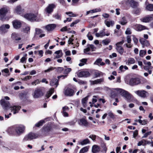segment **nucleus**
I'll return each instance as SVG.
<instances>
[{"instance_id": "1", "label": "nucleus", "mask_w": 153, "mask_h": 153, "mask_svg": "<svg viewBox=\"0 0 153 153\" xmlns=\"http://www.w3.org/2000/svg\"><path fill=\"white\" fill-rule=\"evenodd\" d=\"M1 105L6 109H7L8 108L10 109L11 112H13V114H15L18 113L21 108V107L19 106L14 105L10 106V103L6 101L4 99H2L0 101Z\"/></svg>"}, {"instance_id": "2", "label": "nucleus", "mask_w": 153, "mask_h": 153, "mask_svg": "<svg viewBox=\"0 0 153 153\" xmlns=\"http://www.w3.org/2000/svg\"><path fill=\"white\" fill-rule=\"evenodd\" d=\"M44 94V93L41 89L37 88H36L32 94V95L33 98L37 99L40 98Z\"/></svg>"}, {"instance_id": "3", "label": "nucleus", "mask_w": 153, "mask_h": 153, "mask_svg": "<svg viewBox=\"0 0 153 153\" xmlns=\"http://www.w3.org/2000/svg\"><path fill=\"white\" fill-rule=\"evenodd\" d=\"M25 126L22 125H20L16 126L15 128V130L16 134L20 135L25 132Z\"/></svg>"}, {"instance_id": "4", "label": "nucleus", "mask_w": 153, "mask_h": 153, "mask_svg": "<svg viewBox=\"0 0 153 153\" xmlns=\"http://www.w3.org/2000/svg\"><path fill=\"white\" fill-rule=\"evenodd\" d=\"M24 17L26 19L31 22L36 21L37 17V14L32 13H28L25 14Z\"/></svg>"}, {"instance_id": "5", "label": "nucleus", "mask_w": 153, "mask_h": 153, "mask_svg": "<svg viewBox=\"0 0 153 153\" xmlns=\"http://www.w3.org/2000/svg\"><path fill=\"white\" fill-rule=\"evenodd\" d=\"M117 93L125 97L127 99H129L131 98L130 94L128 92L120 88L116 89Z\"/></svg>"}, {"instance_id": "6", "label": "nucleus", "mask_w": 153, "mask_h": 153, "mask_svg": "<svg viewBox=\"0 0 153 153\" xmlns=\"http://www.w3.org/2000/svg\"><path fill=\"white\" fill-rule=\"evenodd\" d=\"M143 63L145 65L143 67V69L146 71H148L149 74H151L152 71L150 70L152 69L153 67L151 66V63L150 62L144 60Z\"/></svg>"}, {"instance_id": "7", "label": "nucleus", "mask_w": 153, "mask_h": 153, "mask_svg": "<svg viewBox=\"0 0 153 153\" xmlns=\"http://www.w3.org/2000/svg\"><path fill=\"white\" fill-rule=\"evenodd\" d=\"M135 93L138 96L143 98H146L149 95V94L147 92L143 90L135 91Z\"/></svg>"}, {"instance_id": "8", "label": "nucleus", "mask_w": 153, "mask_h": 153, "mask_svg": "<svg viewBox=\"0 0 153 153\" xmlns=\"http://www.w3.org/2000/svg\"><path fill=\"white\" fill-rule=\"evenodd\" d=\"M13 27L15 29H18L20 28L22 26V23L20 21L14 20L12 22Z\"/></svg>"}, {"instance_id": "9", "label": "nucleus", "mask_w": 153, "mask_h": 153, "mask_svg": "<svg viewBox=\"0 0 153 153\" xmlns=\"http://www.w3.org/2000/svg\"><path fill=\"white\" fill-rule=\"evenodd\" d=\"M8 12L7 8L3 7L0 9V19H3Z\"/></svg>"}, {"instance_id": "10", "label": "nucleus", "mask_w": 153, "mask_h": 153, "mask_svg": "<svg viewBox=\"0 0 153 153\" xmlns=\"http://www.w3.org/2000/svg\"><path fill=\"white\" fill-rule=\"evenodd\" d=\"M140 82V80L138 78H132L129 81V84L131 85H138Z\"/></svg>"}, {"instance_id": "11", "label": "nucleus", "mask_w": 153, "mask_h": 153, "mask_svg": "<svg viewBox=\"0 0 153 153\" xmlns=\"http://www.w3.org/2000/svg\"><path fill=\"white\" fill-rule=\"evenodd\" d=\"M90 75L88 71H78L77 73V76L79 77H87Z\"/></svg>"}, {"instance_id": "12", "label": "nucleus", "mask_w": 153, "mask_h": 153, "mask_svg": "<svg viewBox=\"0 0 153 153\" xmlns=\"http://www.w3.org/2000/svg\"><path fill=\"white\" fill-rule=\"evenodd\" d=\"M56 7L55 5L53 4H49L48 6L46 8L45 11L48 13H52L53 9Z\"/></svg>"}, {"instance_id": "13", "label": "nucleus", "mask_w": 153, "mask_h": 153, "mask_svg": "<svg viewBox=\"0 0 153 153\" xmlns=\"http://www.w3.org/2000/svg\"><path fill=\"white\" fill-rule=\"evenodd\" d=\"M38 137V135L32 133H30L25 137V139L26 140H31L36 139Z\"/></svg>"}, {"instance_id": "14", "label": "nucleus", "mask_w": 153, "mask_h": 153, "mask_svg": "<svg viewBox=\"0 0 153 153\" xmlns=\"http://www.w3.org/2000/svg\"><path fill=\"white\" fill-rule=\"evenodd\" d=\"M74 94V90L71 88H68L65 91V95L67 96H73Z\"/></svg>"}, {"instance_id": "15", "label": "nucleus", "mask_w": 153, "mask_h": 153, "mask_svg": "<svg viewBox=\"0 0 153 153\" xmlns=\"http://www.w3.org/2000/svg\"><path fill=\"white\" fill-rule=\"evenodd\" d=\"M153 19V14L146 16L141 19L142 22L147 23L152 20Z\"/></svg>"}, {"instance_id": "16", "label": "nucleus", "mask_w": 153, "mask_h": 153, "mask_svg": "<svg viewBox=\"0 0 153 153\" xmlns=\"http://www.w3.org/2000/svg\"><path fill=\"white\" fill-rule=\"evenodd\" d=\"M134 28L136 30L138 31H141L142 30L147 29V27L145 26L139 24L135 25Z\"/></svg>"}, {"instance_id": "17", "label": "nucleus", "mask_w": 153, "mask_h": 153, "mask_svg": "<svg viewBox=\"0 0 153 153\" xmlns=\"http://www.w3.org/2000/svg\"><path fill=\"white\" fill-rule=\"evenodd\" d=\"M56 27V26L55 24H51L46 25L45 27V28L48 31L51 32L54 30Z\"/></svg>"}, {"instance_id": "18", "label": "nucleus", "mask_w": 153, "mask_h": 153, "mask_svg": "<svg viewBox=\"0 0 153 153\" xmlns=\"http://www.w3.org/2000/svg\"><path fill=\"white\" fill-rule=\"evenodd\" d=\"M10 26L8 24L4 25L0 27V30L3 33H5L7 32L6 29H9Z\"/></svg>"}, {"instance_id": "19", "label": "nucleus", "mask_w": 153, "mask_h": 153, "mask_svg": "<svg viewBox=\"0 0 153 153\" xmlns=\"http://www.w3.org/2000/svg\"><path fill=\"white\" fill-rule=\"evenodd\" d=\"M100 150V148L99 146L97 145H93L92 148V152L93 153H96L98 152Z\"/></svg>"}, {"instance_id": "20", "label": "nucleus", "mask_w": 153, "mask_h": 153, "mask_svg": "<svg viewBox=\"0 0 153 153\" xmlns=\"http://www.w3.org/2000/svg\"><path fill=\"white\" fill-rule=\"evenodd\" d=\"M79 124L80 125L86 127L88 126V123L85 119L82 118L79 120Z\"/></svg>"}, {"instance_id": "21", "label": "nucleus", "mask_w": 153, "mask_h": 153, "mask_svg": "<svg viewBox=\"0 0 153 153\" xmlns=\"http://www.w3.org/2000/svg\"><path fill=\"white\" fill-rule=\"evenodd\" d=\"M94 64L95 65H97L98 66L104 65L105 63L103 62H102V59L101 58H99L97 59L94 63Z\"/></svg>"}, {"instance_id": "22", "label": "nucleus", "mask_w": 153, "mask_h": 153, "mask_svg": "<svg viewBox=\"0 0 153 153\" xmlns=\"http://www.w3.org/2000/svg\"><path fill=\"white\" fill-rule=\"evenodd\" d=\"M54 53L56 54V55L54 58V59L59 58L61 57L63 55V53L61 50H59L55 51Z\"/></svg>"}, {"instance_id": "23", "label": "nucleus", "mask_w": 153, "mask_h": 153, "mask_svg": "<svg viewBox=\"0 0 153 153\" xmlns=\"http://www.w3.org/2000/svg\"><path fill=\"white\" fill-rule=\"evenodd\" d=\"M58 84V82L56 79H53L51 80L50 82V85L52 86H55L56 87Z\"/></svg>"}, {"instance_id": "24", "label": "nucleus", "mask_w": 153, "mask_h": 153, "mask_svg": "<svg viewBox=\"0 0 153 153\" xmlns=\"http://www.w3.org/2000/svg\"><path fill=\"white\" fill-rule=\"evenodd\" d=\"M135 62V60L134 58H129L128 60L126 61V64L128 65H130L132 64H133Z\"/></svg>"}, {"instance_id": "25", "label": "nucleus", "mask_w": 153, "mask_h": 153, "mask_svg": "<svg viewBox=\"0 0 153 153\" xmlns=\"http://www.w3.org/2000/svg\"><path fill=\"white\" fill-rule=\"evenodd\" d=\"M22 11L21 7L20 5H18L16 7L14 10V12L18 14H21Z\"/></svg>"}, {"instance_id": "26", "label": "nucleus", "mask_w": 153, "mask_h": 153, "mask_svg": "<svg viewBox=\"0 0 153 153\" xmlns=\"http://www.w3.org/2000/svg\"><path fill=\"white\" fill-rule=\"evenodd\" d=\"M104 23L108 27L111 26H113L114 24V22L112 21H107V20H105Z\"/></svg>"}, {"instance_id": "27", "label": "nucleus", "mask_w": 153, "mask_h": 153, "mask_svg": "<svg viewBox=\"0 0 153 153\" xmlns=\"http://www.w3.org/2000/svg\"><path fill=\"white\" fill-rule=\"evenodd\" d=\"M130 4L131 6L134 8L137 7L138 5V3L133 0H131L130 1Z\"/></svg>"}, {"instance_id": "28", "label": "nucleus", "mask_w": 153, "mask_h": 153, "mask_svg": "<svg viewBox=\"0 0 153 153\" xmlns=\"http://www.w3.org/2000/svg\"><path fill=\"white\" fill-rule=\"evenodd\" d=\"M54 89L53 88H51L48 91L46 94V97L47 98H48L54 92Z\"/></svg>"}, {"instance_id": "29", "label": "nucleus", "mask_w": 153, "mask_h": 153, "mask_svg": "<svg viewBox=\"0 0 153 153\" xmlns=\"http://www.w3.org/2000/svg\"><path fill=\"white\" fill-rule=\"evenodd\" d=\"M104 81V79L103 78L97 79L92 81L93 84H98L101 83Z\"/></svg>"}, {"instance_id": "30", "label": "nucleus", "mask_w": 153, "mask_h": 153, "mask_svg": "<svg viewBox=\"0 0 153 153\" xmlns=\"http://www.w3.org/2000/svg\"><path fill=\"white\" fill-rule=\"evenodd\" d=\"M12 38L16 41L20 40L21 39L20 37H18V35L16 33H13L12 34Z\"/></svg>"}, {"instance_id": "31", "label": "nucleus", "mask_w": 153, "mask_h": 153, "mask_svg": "<svg viewBox=\"0 0 153 153\" xmlns=\"http://www.w3.org/2000/svg\"><path fill=\"white\" fill-rule=\"evenodd\" d=\"M95 35L97 37H102L105 36V32L102 31H100L98 33H97Z\"/></svg>"}, {"instance_id": "32", "label": "nucleus", "mask_w": 153, "mask_h": 153, "mask_svg": "<svg viewBox=\"0 0 153 153\" xmlns=\"http://www.w3.org/2000/svg\"><path fill=\"white\" fill-rule=\"evenodd\" d=\"M116 49L119 53L121 55L124 52V49L121 46H116Z\"/></svg>"}, {"instance_id": "33", "label": "nucleus", "mask_w": 153, "mask_h": 153, "mask_svg": "<svg viewBox=\"0 0 153 153\" xmlns=\"http://www.w3.org/2000/svg\"><path fill=\"white\" fill-rule=\"evenodd\" d=\"M30 28L29 26H26L22 29V31L24 33H28L30 32Z\"/></svg>"}, {"instance_id": "34", "label": "nucleus", "mask_w": 153, "mask_h": 153, "mask_svg": "<svg viewBox=\"0 0 153 153\" xmlns=\"http://www.w3.org/2000/svg\"><path fill=\"white\" fill-rule=\"evenodd\" d=\"M89 96L85 97V98H83L82 100V103L83 106L84 107H85L86 106V103L88 100V97Z\"/></svg>"}, {"instance_id": "35", "label": "nucleus", "mask_w": 153, "mask_h": 153, "mask_svg": "<svg viewBox=\"0 0 153 153\" xmlns=\"http://www.w3.org/2000/svg\"><path fill=\"white\" fill-rule=\"evenodd\" d=\"M90 142L89 140L88 139H86L81 141L80 144L82 145H84L89 143Z\"/></svg>"}, {"instance_id": "36", "label": "nucleus", "mask_w": 153, "mask_h": 153, "mask_svg": "<svg viewBox=\"0 0 153 153\" xmlns=\"http://www.w3.org/2000/svg\"><path fill=\"white\" fill-rule=\"evenodd\" d=\"M88 148L85 146L82 148L80 151L79 153H85L88 151Z\"/></svg>"}, {"instance_id": "37", "label": "nucleus", "mask_w": 153, "mask_h": 153, "mask_svg": "<svg viewBox=\"0 0 153 153\" xmlns=\"http://www.w3.org/2000/svg\"><path fill=\"white\" fill-rule=\"evenodd\" d=\"M127 23V21L125 17H122L121 21L120 22V23L122 25H124Z\"/></svg>"}, {"instance_id": "38", "label": "nucleus", "mask_w": 153, "mask_h": 153, "mask_svg": "<svg viewBox=\"0 0 153 153\" xmlns=\"http://www.w3.org/2000/svg\"><path fill=\"white\" fill-rule=\"evenodd\" d=\"M128 68L126 66L122 65L119 67V69L121 71H124L125 70H127Z\"/></svg>"}, {"instance_id": "39", "label": "nucleus", "mask_w": 153, "mask_h": 153, "mask_svg": "<svg viewBox=\"0 0 153 153\" xmlns=\"http://www.w3.org/2000/svg\"><path fill=\"white\" fill-rule=\"evenodd\" d=\"M87 46H88L89 48L90 49V51H95L96 49V47L93 45L88 44L87 45Z\"/></svg>"}, {"instance_id": "40", "label": "nucleus", "mask_w": 153, "mask_h": 153, "mask_svg": "<svg viewBox=\"0 0 153 153\" xmlns=\"http://www.w3.org/2000/svg\"><path fill=\"white\" fill-rule=\"evenodd\" d=\"M146 9L150 11H153V4H150L146 6Z\"/></svg>"}, {"instance_id": "41", "label": "nucleus", "mask_w": 153, "mask_h": 153, "mask_svg": "<svg viewBox=\"0 0 153 153\" xmlns=\"http://www.w3.org/2000/svg\"><path fill=\"white\" fill-rule=\"evenodd\" d=\"M146 53V50H141L140 51L139 55L141 57H143Z\"/></svg>"}, {"instance_id": "42", "label": "nucleus", "mask_w": 153, "mask_h": 153, "mask_svg": "<svg viewBox=\"0 0 153 153\" xmlns=\"http://www.w3.org/2000/svg\"><path fill=\"white\" fill-rule=\"evenodd\" d=\"M140 42L143 45H145V43H147L146 45H149V43L148 42L143 39H140Z\"/></svg>"}, {"instance_id": "43", "label": "nucleus", "mask_w": 153, "mask_h": 153, "mask_svg": "<svg viewBox=\"0 0 153 153\" xmlns=\"http://www.w3.org/2000/svg\"><path fill=\"white\" fill-rule=\"evenodd\" d=\"M111 42V40L110 39H106L103 40L102 41V43L104 45H108Z\"/></svg>"}, {"instance_id": "44", "label": "nucleus", "mask_w": 153, "mask_h": 153, "mask_svg": "<svg viewBox=\"0 0 153 153\" xmlns=\"http://www.w3.org/2000/svg\"><path fill=\"white\" fill-rule=\"evenodd\" d=\"M66 14L67 15H69V16L70 17H74L76 16V14H74L71 12H66Z\"/></svg>"}, {"instance_id": "45", "label": "nucleus", "mask_w": 153, "mask_h": 153, "mask_svg": "<svg viewBox=\"0 0 153 153\" xmlns=\"http://www.w3.org/2000/svg\"><path fill=\"white\" fill-rule=\"evenodd\" d=\"M102 74L101 72L97 71L95 72L94 75L96 77H97L100 76Z\"/></svg>"}, {"instance_id": "46", "label": "nucleus", "mask_w": 153, "mask_h": 153, "mask_svg": "<svg viewBox=\"0 0 153 153\" xmlns=\"http://www.w3.org/2000/svg\"><path fill=\"white\" fill-rule=\"evenodd\" d=\"M45 123L44 120H42L35 124V126L37 127H39L40 126L42 125V124Z\"/></svg>"}, {"instance_id": "47", "label": "nucleus", "mask_w": 153, "mask_h": 153, "mask_svg": "<svg viewBox=\"0 0 153 153\" xmlns=\"http://www.w3.org/2000/svg\"><path fill=\"white\" fill-rule=\"evenodd\" d=\"M51 129V127L49 126H48L45 127L43 128V130L45 131L48 132Z\"/></svg>"}, {"instance_id": "48", "label": "nucleus", "mask_w": 153, "mask_h": 153, "mask_svg": "<svg viewBox=\"0 0 153 153\" xmlns=\"http://www.w3.org/2000/svg\"><path fill=\"white\" fill-rule=\"evenodd\" d=\"M36 33L37 35L43 32V31L38 28L35 29Z\"/></svg>"}, {"instance_id": "49", "label": "nucleus", "mask_w": 153, "mask_h": 153, "mask_svg": "<svg viewBox=\"0 0 153 153\" xmlns=\"http://www.w3.org/2000/svg\"><path fill=\"white\" fill-rule=\"evenodd\" d=\"M108 115L110 118L113 119L115 118L114 115L111 111L109 112L108 113Z\"/></svg>"}, {"instance_id": "50", "label": "nucleus", "mask_w": 153, "mask_h": 153, "mask_svg": "<svg viewBox=\"0 0 153 153\" xmlns=\"http://www.w3.org/2000/svg\"><path fill=\"white\" fill-rule=\"evenodd\" d=\"M27 54H25L24 56L22 57L20 59V62L22 63H24L25 62L26 59V57L27 56Z\"/></svg>"}, {"instance_id": "51", "label": "nucleus", "mask_w": 153, "mask_h": 153, "mask_svg": "<svg viewBox=\"0 0 153 153\" xmlns=\"http://www.w3.org/2000/svg\"><path fill=\"white\" fill-rule=\"evenodd\" d=\"M87 36L88 38V39L90 40H92L93 39V37L90 32H89L87 34Z\"/></svg>"}, {"instance_id": "52", "label": "nucleus", "mask_w": 153, "mask_h": 153, "mask_svg": "<svg viewBox=\"0 0 153 153\" xmlns=\"http://www.w3.org/2000/svg\"><path fill=\"white\" fill-rule=\"evenodd\" d=\"M90 51V49L89 48L88 46H87V48L84 49V52L86 54H89V51Z\"/></svg>"}, {"instance_id": "53", "label": "nucleus", "mask_w": 153, "mask_h": 153, "mask_svg": "<svg viewBox=\"0 0 153 153\" xmlns=\"http://www.w3.org/2000/svg\"><path fill=\"white\" fill-rule=\"evenodd\" d=\"M71 68H68L66 69L64 72V73L65 74H67L71 72Z\"/></svg>"}, {"instance_id": "54", "label": "nucleus", "mask_w": 153, "mask_h": 153, "mask_svg": "<svg viewBox=\"0 0 153 153\" xmlns=\"http://www.w3.org/2000/svg\"><path fill=\"white\" fill-rule=\"evenodd\" d=\"M127 41L128 44L131 43V36H128L126 37Z\"/></svg>"}, {"instance_id": "55", "label": "nucleus", "mask_w": 153, "mask_h": 153, "mask_svg": "<svg viewBox=\"0 0 153 153\" xmlns=\"http://www.w3.org/2000/svg\"><path fill=\"white\" fill-rule=\"evenodd\" d=\"M55 68L53 67H51L50 68H49L48 69L45 70V72H49L53 70Z\"/></svg>"}, {"instance_id": "56", "label": "nucleus", "mask_w": 153, "mask_h": 153, "mask_svg": "<svg viewBox=\"0 0 153 153\" xmlns=\"http://www.w3.org/2000/svg\"><path fill=\"white\" fill-rule=\"evenodd\" d=\"M151 133H152L151 131H149V132L146 133L144 135L143 137V138H146V137H147L148 136L150 135L151 134Z\"/></svg>"}, {"instance_id": "57", "label": "nucleus", "mask_w": 153, "mask_h": 153, "mask_svg": "<svg viewBox=\"0 0 153 153\" xmlns=\"http://www.w3.org/2000/svg\"><path fill=\"white\" fill-rule=\"evenodd\" d=\"M96 136L95 135L91 134L89 136V137L91 139L93 140H94L96 138Z\"/></svg>"}, {"instance_id": "58", "label": "nucleus", "mask_w": 153, "mask_h": 153, "mask_svg": "<svg viewBox=\"0 0 153 153\" xmlns=\"http://www.w3.org/2000/svg\"><path fill=\"white\" fill-rule=\"evenodd\" d=\"M117 55L116 53H113L111 55H110L109 57L111 58H112L114 57H117Z\"/></svg>"}, {"instance_id": "59", "label": "nucleus", "mask_w": 153, "mask_h": 153, "mask_svg": "<svg viewBox=\"0 0 153 153\" xmlns=\"http://www.w3.org/2000/svg\"><path fill=\"white\" fill-rule=\"evenodd\" d=\"M39 83V81L37 79L32 82V85H36L37 84H38Z\"/></svg>"}, {"instance_id": "60", "label": "nucleus", "mask_w": 153, "mask_h": 153, "mask_svg": "<svg viewBox=\"0 0 153 153\" xmlns=\"http://www.w3.org/2000/svg\"><path fill=\"white\" fill-rule=\"evenodd\" d=\"M79 22V20H76L75 22H72L70 25V26L71 27H73L77 23Z\"/></svg>"}, {"instance_id": "61", "label": "nucleus", "mask_w": 153, "mask_h": 153, "mask_svg": "<svg viewBox=\"0 0 153 153\" xmlns=\"http://www.w3.org/2000/svg\"><path fill=\"white\" fill-rule=\"evenodd\" d=\"M125 33L126 34H130L131 33V32L130 29L129 28H127L125 32Z\"/></svg>"}, {"instance_id": "62", "label": "nucleus", "mask_w": 153, "mask_h": 153, "mask_svg": "<svg viewBox=\"0 0 153 153\" xmlns=\"http://www.w3.org/2000/svg\"><path fill=\"white\" fill-rule=\"evenodd\" d=\"M143 144H144V140H143L139 142L137 144V146H141V145H143Z\"/></svg>"}, {"instance_id": "63", "label": "nucleus", "mask_w": 153, "mask_h": 153, "mask_svg": "<svg viewBox=\"0 0 153 153\" xmlns=\"http://www.w3.org/2000/svg\"><path fill=\"white\" fill-rule=\"evenodd\" d=\"M102 16L105 18H108L109 17V15L107 13H104L102 14Z\"/></svg>"}, {"instance_id": "64", "label": "nucleus", "mask_w": 153, "mask_h": 153, "mask_svg": "<svg viewBox=\"0 0 153 153\" xmlns=\"http://www.w3.org/2000/svg\"><path fill=\"white\" fill-rule=\"evenodd\" d=\"M63 112L69 109V108L67 106H65L62 108Z\"/></svg>"}]
</instances>
